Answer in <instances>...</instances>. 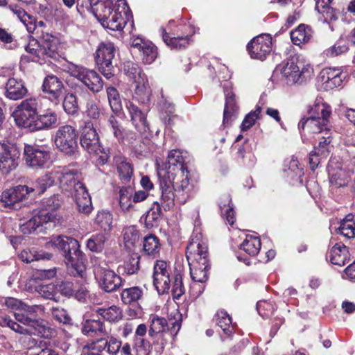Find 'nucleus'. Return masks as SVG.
I'll return each mask as SVG.
<instances>
[{
  "mask_svg": "<svg viewBox=\"0 0 355 355\" xmlns=\"http://www.w3.org/2000/svg\"><path fill=\"white\" fill-rule=\"evenodd\" d=\"M150 337L153 340L152 346H155V351L159 354L163 352L166 345L169 339H171L170 334L168 331L150 336Z\"/></svg>",
  "mask_w": 355,
  "mask_h": 355,
  "instance_id": "6e6d98bb",
  "label": "nucleus"
},
{
  "mask_svg": "<svg viewBox=\"0 0 355 355\" xmlns=\"http://www.w3.org/2000/svg\"><path fill=\"white\" fill-rule=\"evenodd\" d=\"M76 93L85 101V113L87 116L93 119H97L100 116V110L92 95L83 85H77L75 87Z\"/></svg>",
  "mask_w": 355,
  "mask_h": 355,
  "instance_id": "a878e982",
  "label": "nucleus"
},
{
  "mask_svg": "<svg viewBox=\"0 0 355 355\" xmlns=\"http://www.w3.org/2000/svg\"><path fill=\"white\" fill-rule=\"evenodd\" d=\"M55 184V178L51 173H46L38 178L31 187H28L31 200L42 195L47 189Z\"/></svg>",
  "mask_w": 355,
  "mask_h": 355,
  "instance_id": "393cba45",
  "label": "nucleus"
},
{
  "mask_svg": "<svg viewBox=\"0 0 355 355\" xmlns=\"http://www.w3.org/2000/svg\"><path fill=\"white\" fill-rule=\"evenodd\" d=\"M107 238L103 234H93L87 241V248L94 252H101Z\"/></svg>",
  "mask_w": 355,
  "mask_h": 355,
  "instance_id": "c03bdc74",
  "label": "nucleus"
},
{
  "mask_svg": "<svg viewBox=\"0 0 355 355\" xmlns=\"http://www.w3.org/2000/svg\"><path fill=\"white\" fill-rule=\"evenodd\" d=\"M112 214L105 210L98 211L95 219L96 223L105 232L112 230Z\"/></svg>",
  "mask_w": 355,
  "mask_h": 355,
  "instance_id": "3c124183",
  "label": "nucleus"
},
{
  "mask_svg": "<svg viewBox=\"0 0 355 355\" xmlns=\"http://www.w3.org/2000/svg\"><path fill=\"white\" fill-rule=\"evenodd\" d=\"M51 243L64 258L71 274L74 277L84 278L86 259L84 253L80 250L79 242L71 236L58 235L53 236Z\"/></svg>",
  "mask_w": 355,
  "mask_h": 355,
  "instance_id": "f257e3e1",
  "label": "nucleus"
},
{
  "mask_svg": "<svg viewBox=\"0 0 355 355\" xmlns=\"http://www.w3.org/2000/svg\"><path fill=\"white\" fill-rule=\"evenodd\" d=\"M25 50L27 53L42 60L49 58L57 61L60 58L58 40L50 34L44 35L40 41L34 38L31 39L25 46Z\"/></svg>",
  "mask_w": 355,
  "mask_h": 355,
  "instance_id": "20e7f679",
  "label": "nucleus"
},
{
  "mask_svg": "<svg viewBox=\"0 0 355 355\" xmlns=\"http://www.w3.org/2000/svg\"><path fill=\"white\" fill-rule=\"evenodd\" d=\"M311 37V28L304 24H300L291 33V38L295 45L308 42Z\"/></svg>",
  "mask_w": 355,
  "mask_h": 355,
  "instance_id": "a19ab883",
  "label": "nucleus"
},
{
  "mask_svg": "<svg viewBox=\"0 0 355 355\" xmlns=\"http://www.w3.org/2000/svg\"><path fill=\"white\" fill-rule=\"evenodd\" d=\"M162 215L161 205L158 202H154L145 216V227L151 229L154 226H157Z\"/></svg>",
  "mask_w": 355,
  "mask_h": 355,
  "instance_id": "c9c22d12",
  "label": "nucleus"
},
{
  "mask_svg": "<svg viewBox=\"0 0 355 355\" xmlns=\"http://www.w3.org/2000/svg\"><path fill=\"white\" fill-rule=\"evenodd\" d=\"M281 72L288 85H301L311 78L313 69L309 64L304 65L302 62L297 64L292 58L282 67Z\"/></svg>",
  "mask_w": 355,
  "mask_h": 355,
  "instance_id": "0eeeda50",
  "label": "nucleus"
},
{
  "mask_svg": "<svg viewBox=\"0 0 355 355\" xmlns=\"http://www.w3.org/2000/svg\"><path fill=\"white\" fill-rule=\"evenodd\" d=\"M77 95H78V94L76 93V90L74 89V93L69 92L65 94L63 98L62 107L64 112L69 115L78 114L79 105L82 104L81 100L78 102Z\"/></svg>",
  "mask_w": 355,
  "mask_h": 355,
  "instance_id": "58836bf2",
  "label": "nucleus"
},
{
  "mask_svg": "<svg viewBox=\"0 0 355 355\" xmlns=\"http://www.w3.org/2000/svg\"><path fill=\"white\" fill-rule=\"evenodd\" d=\"M102 26L113 31H121L125 27L126 21L122 17L118 9H114L108 15L105 16L101 21Z\"/></svg>",
  "mask_w": 355,
  "mask_h": 355,
  "instance_id": "cd10ccee",
  "label": "nucleus"
},
{
  "mask_svg": "<svg viewBox=\"0 0 355 355\" xmlns=\"http://www.w3.org/2000/svg\"><path fill=\"white\" fill-rule=\"evenodd\" d=\"M67 72L70 74L71 76H73L77 78L80 82L85 76V74L87 73L88 69L81 66L70 62L68 64L67 67Z\"/></svg>",
  "mask_w": 355,
  "mask_h": 355,
  "instance_id": "338daca9",
  "label": "nucleus"
},
{
  "mask_svg": "<svg viewBox=\"0 0 355 355\" xmlns=\"http://www.w3.org/2000/svg\"><path fill=\"white\" fill-rule=\"evenodd\" d=\"M194 248V245L191 243L187 248L186 252L189 261L192 255L196 261V263L193 266L189 263L191 277L195 282L204 283L208 279V271L210 269L208 259V248L204 243H198L196 245V250Z\"/></svg>",
  "mask_w": 355,
  "mask_h": 355,
  "instance_id": "f03ea898",
  "label": "nucleus"
},
{
  "mask_svg": "<svg viewBox=\"0 0 355 355\" xmlns=\"http://www.w3.org/2000/svg\"><path fill=\"white\" fill-rule=\"evenodd\" d=\"M80 143L82 148L89 154L101 153V146L98 135L91 121L84 122L81 129Z\"/></svg>",
  "mask_w": 355,
  "mask_h": 355,
  "instance_id": "2eb2a0df",
  "label": "nucleus"
},
{
  "mask_svg": "<svg viewBox=\"0 0 355 355\" xmlns=\"http://www.w3.org/2000/svg\"><path fill=\"white\" fill-rule=\"evenodd\" d=\"M261 241L258 237L247 236L240 245V249L244 250L250 256L257 255L261 249Z\"/></svg>",
  "mask_w": 355,
  "mask_h": 355,
  "instance_id": "79ce46f5",
  "label": "nucleus"
},
{
  "mask_svg": "<svg viewBox=\"0 0 355 355\" xmlns=\"http://www.w3.org/2000/svg\"><path fill=\"white\" fill-rule=\"evenodd\" d=\"M216 324L223 329V332L230 336L232 334V329L230 327L232 318L225 310H220L214 315Z\"/></svg>",
  "mask_w": 355,
  "mask_h": 355,
  "instance_id": "37998d69",
  "label": "nucleus"
},
{
  "mask_svg": "<svg viewBox=\"0 0 355 355\" xmlns=\"http://www.w3.org/2000/svg\"><path fill=\"white\" fill-rule=\"evenodd\" d=\"M15 319L26 326L27 334H34L45 339H51L56 336V330L48 326L47 322L42 319L31 318L25 313H15Z\"/></svg>",
  "mask_w": 355,
  "mask_h": 355,
  "instance_id": "6e6552de",
  "label": "nucleus"
},
{
  "mask_svg": "<svg viewBox=\"0 0 355 355\" xmlns=\"http://www.w3.org/2000/svg\"><path fill=\"white\" fill-rule=\"evenodd\" d=\"M331 263L343 266L349 262L350 254L348 248L341 242L336 243L329 252Z\"/></svg>",
  "mask_w": 355,
  "mask_h": 355,
  "instance_id": "bb28decb",
  "label": "nucleus"
},
{
  "mask_svg": "<svg viewBox=\"0 0 355 355\" xmlns=\"http://www.w3.org/2000/svg\"><path fill=\"white\" fill-rule=\"evenodd\" d=\"M42 89L49 98L57 100L62 96L64 85L56 76L48 75L43 80Z\"/></svg>",
  "mask_w": 355,
  "mask_h": 355,
  "instance_id": "5701e85b",
  "label": "nucleus"
},
{
  "mask_svg": "<svg viewBox=\"0 0 355 355\" xmlns=\"http://www.w3.org/2000/svg\"><path fill=\"white\" fill-rule=\"evenodd\" d=\"M58 125L57 114L51 111L46 110L42 114H38L34 122L29 128L30 132H35L42 130H49L55 128Z\"/></svg>",
  "mask_w": 355,
  "mask_h": 355,
  "instance_id": "4be33fe9",
  "label": "nucleus"
},
{
  "mask_svg": "<svg viewBox=\"0 0 355 355\" xmlns=\"http://www.w3.org/2000/svg\"><path fill=\"white\" fill-rule=\"evenodd\" d=\"M136 87L133 94V100L137 101L141 105L148 106L150 97L151 95V89L144 80L136 83Z\"/></svg>",
  "mask_w": 355,
  "mask_h": 355,
  "instance_id": "4c0bfd02",
  "label": "nucleus"
},
{
  "mask_svg": "<svg viewBox=\"0 0 355 355\" xmlns=\"http://www.w3.org/2000/svg\"><path fill=\"white\" fill-rule=\"evenodd\" d=\"M106 91L109 104L112 112L115 114L119 113L122 109V103L119 92L115 87L112 86L107 87Z\"/></svg>",
  "mask_w": 355,
  "mask_h": 355,
  "instance_id": "49530a36",
  "label": "nucleus"
},
{
  "mask_svg": "<svg viewBox=\"0 0 355 355\" xmlns=\"http://www.w3.org/2000/svg\"><path fill=\"white\" fill-rule=\"evenodd\" d=\"M185 288L182 283V277L180 272H176L173 278L171 293L174 299L179 300L184 293Z\"/></svg>",
  "mask_w": 355,
  "mask_h": 355,
  "instance_id": "680f3d73",
  "label": "nucleus"
},
{
  "mask_svg": "<svg viewBox=\"0 0 355 355\" xmlns=\"http://www.w3.org/2000/svg\"><path fill=\"white\" fill-rule=\"evenodd\" d=\"M52 257L51 253L44 250H37L35 248L24 250L19 254V258L27 263L40 260H50Z\"/></svg>",
  "mask_w": 355,
  "mask_h": 355,
  "instance_id": "7c9ffc66",
  "label": "nucleus"
},
{
  "mask_svg": "<svg viewBox=\"0 0 355 355\" xmlns=\"http://www.w3.org/2000/svg\"><path fill=\"white\" fill-rule=\"evenodd\" d=\"M81 83L93 93H98L103 88V82L97 72L89 69Z\"/></svg>",
  "mask_w": 355,
  "mask_h": 355,
  "instance_id": "72a5a7b5",
  "label": "nucleus"
},
{
  "mask_svg": "<svg viewBox=\"0 0 355 355\" xmlns=\"http://www.w3.org/2000/svg\"><path fill=\"white\" fill-rule=\"evenodd\" d=\"M73 295L72 297H74L80 302H85L87 298L89 296V291L85 283H78L76 282V284L73 288Z\"/></svg>",
  "mask_w": 355,
  "mask_h": 355,
  "instance_id": "0e129e2a",
  "label": "nucleus"
},
{
  "mask_svg": "<svg viewBox=\"0 0 355 355\" xmlns=\"http://www.w3.org/2000/svg\"><path fill=\"white\" fill-rule=\"evenodd\" d=\"M96 313L105 320L111 323L117 322L123 318L122 310L116 305L107 308H98Z\"/></svg>",
  "mask_w": 355,
  "mask_h": 355,
  "instance_id": "f704fd0d",
  "label": "nucleus"
},
{
  "mask_svg": "<svg viewBox=\"0 0 355 355\" xmlns=\"http://www.w3.org/2000/svg\"><path fill=\"white\" fill-rule=\"evenodd\" d=\"M173 173H171L169 175L165 176V178L172 186L175 193H176L177 199L182 202H185L189 191L188 173L178 171Z\"/></svg>",
  "mask_w": 355,
  "mask_h": 355,
  "instance_id": "6ab92c4d",
  "label": "nucleus"
},
{
  "mask_svg": "<svg viewBox=\"0 0 355 355\" xmlns=\"http://www.w3.org/2000/svg\"><path fill=\"white\" fill-rule=\"evenodd\" d=\"M160 31L162 33L163 41L171 49L180 50L186 48L189 44V41L191 35L170 37L164 27H161Z\"/></svg>",
  "mask_w": 355,
  "mask_h": 355,
  "instance_id": "473e14b6",
  "label": "nucleus"
},
{
  "mask_svg": "<svg viewBox=\"0 0 355 355\" xmlns=\"http://www.w3.org/2000/svg\"><path fill=\"white\" fill-rule=\"evenodd\" d=\"M81 332L83 335L91 337L103 334L105 332L104 322L99 318L83 320Z\"/></svg>",
  "mask_w": 355,
  "mask_h": 355,
  "instance_id": "c756f323",
  "label": "nucleus"
},
{
  "mask_svg": "<svg viewBox=\"0 0 355 355\" xmlns=\"http://www.w3.org/2000/svg\"><path fill=\"white\" fill-rule=\"evenodd\" d=\"M160 189L162 191L160 198L162 206L165 211H168L175 205L176 193H174L172 186L168 183L165 176L160 180Z\"/></svg>",
  "mask_w": 355,
  "mask_h": 355,
  "instance_id": "c85d7f7f",
  "label": "nucleus"
},
{
  "mask_svg": "<svg viewBox=\"0 0 355 355\" xmlns=\"http://www.w3.org/2000/svg\"><path fill=\"white\" fill-rule=\"evenodd\" d=\"M51 314L58 322L67 325H73V320L66 309L61 307H53Z\"/></svg>",
  "mask_w": 355,
  "mask_h": 355,
  "instance_id": "052dcab7",
  "label": "nucleus"
},
{
  "mask_svg": "<svg viewBox=\"0 0 355 355\" xmlns=\"http://www.w3.org/2000/svg\"><path fill=\"white\" fill-rule=\"evenodd\" d=\"M143 295L142 290L139 286H133L124 289L121 294V300L125 304L137 302Z\"/></svg>",
  "mask_w": 355,
  "mask_h": 355,
  "instance_id": "de8ad7c7",
  "label": "nucleus"
},
{
  "mask_svg": "<svg viewBox=\"0 0 355 355\" xmlns=\"http://www.w3.org/2000/svg\"><path fill=\"white\" fill-rule=\"evenodd\" d=\"M331 113L330 106L324 103H318L311 107L307 117L304 116L298 123V129L301 132L307 129L310 133H320L329 130L327 125Z\"/></svg>",
  "mask_w": 355,
  "mask_h": 355,
  "instance_id": "7ed1b4c3",
  "label": "nucleus"
},
{
  "mask_svg": "<svg viewBox=\"0 0 355 355\" xmlns=\"http://www.w3.org/2000/svg\"><path fill=\"white\" fill-rule=\"evenodd\" d=\"M28 94L25 82L21 78H9L4 85V96L12 101H18Z\"/></svg>",
  "mask_w": 355,
  "mask_h": 355,
  "instance_id": "aec40b11",
  "label": "nucleus"
},
{
  "mask_svg": "<svg viewBox=\"0 0 355 355\" xmlns=\"http://www.w3.org/2000/svg\"><path fill=\"white\" fill-rule=\"evenodd\" d=\"M115 55V48L112 42L101 43L96 52V62L99 71L107 79L114 76V67L112 62Z\"/></svg>",
  "mask_w": 355,
  "mask_h": 355,
  "instance_id": "1a4fd4ad",
  "label": "nucleus"
},
{
  "mask_svg": "<svg viewBox=\"0 0 355 355\" xmlns=\"http://www.w3.org/2000/svg\"><path fill=\"white\" fill-rule=\"evenodd\" d=\"M95 277L100 288L107 293L118 290L123 284L119 275L109 268L99 266L96 268Z\"/></svg>",
  "mask_w": 355,
  "mask_h": 355,
  "instance_id": "ddd939ff",
  "label": "nucleus"
},
{
  "mask_svg": "<svg viewBox=\"0 0 355 355\" xmlns=\"http://www.w3.org/2000/svg\"><path fill=\"white\" fill-rule=\"evenodd\" d=\"M150 325L148 331V335L153 336L157 334H162L166 331L167 321L164 318L159 317L157 315H152L150 318Z\"/></svg>",
  "mask_w": 355,
  "mask_h": 355,
  "instance_id": "a18cd8bd",
  "label": "nucleus"
},
{
  "mask_svg": "<svg viewBox=\"0 0 355 355\" xmlns=\"http://www.w3.org/2000/svg\"><path fill=\"white\" fill-rule=\"evenodd\" d=\"M117 171L120 180L124 183L129 182L133 175V167L130 163L126 161H121L118 164Z\"/></svg>",
  "mask_w": 355,
  "mask_h": 355,
  "instance_id": "864d4df0",
  "label": "nucleus"
},
{
  "mask_svg": "<svg viewBox=\"0 0 355 355\" xmlns=\"http://www.w3.org/2000/svg\"><path fill=\"white\" fill-rule=\"evenodd\" d=\"M261 112V107L259 105L256 107L255 110L251 111L249 112L244 118L241 125V131H246L249 130L250 128H252L257 119H259V115Z\"/></svg>",
  "mask_w": 355,
  "mask_h": 355,
  "instance_id": "bf43d9fd",
  "label": "nucleus"
},
{
  "mask_svg": "<svg viewBox=\"0 0 355 355\" xmlns=\"http://www.w3.org/2000/svg\"><path fill=\"white\" fill-rule=\"evenodd\" d=\"M63 202V198L58 194H53L42 201L43 208L40 211H46L48 213L47 215L51 216L49 223H53L54 227L56 226V223H59L61 218V216L58 214L56 211L61 208Z\"/></svg>",
  "mask_w": 355,
  "mask_h": 355,
  "instance_id": "412c9836",
  "label": "nucleus"
},
{
  "mask_svg": "<svg viewBox=\"0 0 355 355\" xmlns=\"http://www.w3.org/2000/svg\"><path fill=\"white\" fill-rule=\"evenodd\" d=\"M76 282L69 280H58L53 284V288L62 296L72 297Z\"/></svg>",
  "mask_w": 355,
  "mask_h": 355,
  "instance_id": "09e8293b",
  "label": "nucleus"
},
{
  "mask_svg": "<svg viewBox=\"0 0 355 355\" xmlns=\"http://www.w3.org/2000/svg\"><path fill=\"white\" fill-rule=\"evenodd\" d=\"M140 259L141 256L138 253L131 254L128 260L125 263V272L129 275L137 273L140 268Z\"/></svg>",
  "mask_w": 355,
  "mask_h": 355,
  "instance_id": "13d9d810",
  "label": "nucleus"
},
{
  "mask_svg": "<svg viewBox=\"0 0 355 355\" xmlns=\"http://www.w3.org/2000/svg\"><path fill=\"white\" fill-rule=\"evenodd\" d=\"M108 126L112 132L114 136L118 139L119 141H123L125 135V130L122 126L121 123L116 119L114 115H111L107 121Z\"/></svg>",
  "mask_w": 355,
  "mask_h": 355,
  "instance_id": "8fccbe9b",
  "label": "nucleus"
},
{
  "mask_svg": "<svg viewBox=\"0 0 355 355\" xmlns=\"http://www.w3.org/2000/svg\"><path fill=\"white\" fill-rule=\"evenodd\" d=\"M46 211H37L33 217L20 225V231L24 234H38L45 230L54 228L53 223H49L51 216Z\"/></svg>",
  "mask_w": 355,
  "mask_h": 355,
  "instance_id": "dca6fc26",
  "label": "nucleus"
},
{
  "mask_svg": "<svg viewBox=\"0 0 355 355\" xmlns=\"http://www.w3.org/2000/svg\"><path fill=\"white\" fill-rule=\"evenodd\" d=\"M139 239V232L136 226L132 225L123 229V240L125 244L134 245Z\"/></svg>",
  "mask_w": 355,
  "mask_h": 355,
  "instance_id": "e2e57ef3",
  "label": "nucleus"
},
{
  "mask_svg": "<svg viewBox=\"0 0 355 355\" xmlns=\"http://www.w3.org/2000/svg\"><path fill=\"white\" fill-rule=\"evenodd\" d=\"M153 285L157 289L159 294H164L168 292L171 287V282L170 276L164 275L161 276L159 275L157 276H153Z\"/></svg>",
  "mask_w": 355,
  "mask_h": 355,
  "instance_id": "5fc2aeb1",
  "label": "nucleus"
},
{
  "mask_svg": "<svg viewBox=\"0 0 355 355\" xmlns=\"http://www.w3.org/2000/svg\"><path fill=\"white\" fill-rule=\"evenodd\" d=\"M247 49L253 59L264 60L272 51V37L269 34H261L254 37L247 45Z\"/></svg>",
  "mask_w": 355,
  "mask_h": 355,
  "instance_id": "f3484780",
  "label": "nucleus"
},
{
  "mask_svg": "<svg viewBox=\"0 0 355 355\" xmlns=\"http://www.w3.org/2000/svg\"><path fill=\"white\" fill-rule=\"evenodd\" d=\"M78 135L73 126L64 125L58 128L55 134L54 142L56 148L69 157L78 155Z\"/></svg>",
  "mask_w": 355,
  "mask_h": 355,
  "instance_id": "39448f33",
  "label": "nucleus"
},
{
  "mask_svg": "<svg viewBox=\"0 0 355 355\" xmlns=\"http://www.w3.org/2000/svg\"><path fill=\"white\" fill-rule=\"evenodd\" d=\"M141 106L140 107L131 101H128L126 103V107L132 124L141 134H146L150 130L149 125L146 120V113L149 110V107Z\"/></svg>",
  "mask_w": 355,
  "mask_h": 355,
  "instance_id": "a211bd4d",
  "label": "nucleus"
},
{
  "mask_svg": "<svg viewBox=\"0 0 355 355\" xmlns=\"http://www.w3.org/2000/svg\"><path fill=\"white\" fill-rule=\"evenodd\" d=\"M124 71L125 75L135 83H139V82L144 80L141 77V69L136 63L127 62L124 64Z\"/></svg>",
  "mask_w": 355,
  "mask_h": 355,
  "instance_id": "603ef678",
  "label": "nucleus"
},
{
  "mask_svg": "<svg viewBox=\"0 0 355 355\" xmlns=\"http://www.w3.org/2000/svg\"><path fill=\"white\" fill-rule=\"evenodd\" d=\"M38 102L29 98L22 101L15 111V118L18 126L29 129L38 114Z\"/></svg>",
  "mask_w": 355,
  "mask_h": 355,
  "instance_id": "9d476101",
  "label": "nucleus"
},
{
  "mask_svg": "<svg viewBox=\"0 0 355 355\" xmlns=\"http://www.w3.org/2000/svg\"><path fill=\"white\" fill-rule=\"evenodd\" d=\"M0 325L1 327H8L16 333L26 334L25 327L21 326L8 316H5L0 319Z\"/></svg>",
  "mask_w": 355,
  "mask_h": 355,
  "instance_id": "774afa93",
  "label": "nucleus"
},
{
  "mask_svg": "<svg viewBox=\"0 0 355 355\" xmlns=\"http://www.w3.org/2000/svg\"><path fill=\"white\" fill-rule=\"evenodd\" d=\"M21 150L14 144L0 143V171L8 173L19 166Z\"/></svg>",
  "mask_w": 355,
  "mask_h": 355,
  "instance_id": "f8f14e48",
  "label": "nucleus"
},
{
  "mask_svg": "<svg viewBox=\"0 0 355 355\" xmlns=\"http://www.w3.org/2000/svg\"><path fill=\"white\" fill-rule=\"evenodd\" d=\"M139 51L142 53V60L146 64L152 63L157 56V49L150 41L146 42Z\"/></svg>",
  "mask_w": 355,
  "mask_h": 355,
  "instance_id": "4d7b16f0",
  "label": "nucleus"
},
{
  "mask_svg": "<svg viewBox=\"0 0 355 355\" xmlns=\"http://www.w3.org/2000/svg\"><path fill=\"white\" fill-rule=\"evenodd\" d=\"M236 111V105L235 103V94L230 92L227 94L225 99V109L223 112V123L225 126L231 125L232 117Z\"/></svg>",
  "mask_w": 355,
  "mask_h": 355,
  "instance_id": "ea45409f",
  "label": "nucleus"
},
{
  "mask_svg": "<svg viewBox=\"0 0 355 355\" xmlns=\"http://www.w3.org/2000/svg\"><path fill=\"white\" fill-rule=\"evenodd\" d=\"M75 198L80 212L89 214L92 209V205L90 196L85 186L81 182H78L75 184Z\"/></svg>",
  "mask_w": 355,
  "mask_h": 355,
  "instance_id": "b1692460",
  "label": "nucleus"
},
{
  "mask_svg": "<svg viewBox=\"0 0 355 355\" xmlns=\"http://www.w3.org/2000/svg\"><path fill=\"white\" fill-rule=\"evenodd\" d=\"M0 41L2 42L5 47L9 50L16 49L19 46L17 41L14 40L12 34L1 28H0Z\"/></svg>",
  "mask_w": 355,
  "mask_h": 355,
  "instance_id": "69168bd1",
  "label": "nucleus"
},
{
  "mask_svg": "<svg viewBox=\"0 0 355 355\" xmlns=\"http://www.w3.org/2000/svg\"><path fill=\"white\" fill-rule=\"evenodd\" d=\"M167 171L165 176L169 175L171 173L174 174L178 171H183L188 173V170L184 164L183 157L180 153L177 150H171L168 155Z\"/></svg>",
  "mask_w": 355,
  "mask_h": 355,
  "instance_id": "2f4dec72",
  "label": "nucleus"
},
{
  "mask_svg": "<svg viewBox=\"0 0 355 355\" xmlns=\"http://www.w3.org/2000/svg\"><path fill=\"white\" fill-rule=\"evenodd\" d=\"M159 239L155 234H149L144 238L143 251L153 258L159 254L160 250Z\"/></svg>",
  "mask_w": 355,
  "mask_h": 355,
  "instance_id": "e433bc0d",
  "label": "nucleus"
},
{
  "mask_svg": "<svg viewBox=\"0 0 355 355\" xmlns=\"http://www.w3.org/2000/svg\"><path fill=\"white\" fill-rule=\"evenodd\" d=\"M31 199L28 186L19 184L4 190L0 196V201L4 207L17 209L21 204Z\"/></svg>",
  "mask_w": 355,
  "mask_h": 355,
  "instance_id": "9b49d317",
  "label": "nucleus"
},
{
  "mask_svg": "<svg viewBox=\"0 0 355 355\" xmlns=\"http://www.w3.org/2000/svg\"><path fill=\"white\" fill-rule=\"evenodd\" d=\"M114 0H84L81 4L78 2L76 8L78 12H83L84 8L92 12L98 21H101L105 16L109 15L114 9Z\"/></svg>",
  "mask_w": 355,
  "mask_h": 355,
  "instance_id": "4468645a",
  "label": "nucleus"
},
{
  "mask_svg": "<svg viewBox=\"0 0 355 355\" xmlns=\"http://www.w3.org/2000/svg\"><path fill=\"white\" fill-rule=\"evenodd\" d=\"M23 159L30 168L43 169L50 163L51 152L45 146L24 144Z\"/></svg>",
  "mask_w": 355,
  "mask_h": 355,
  "instance_id": "423d86ee",
  "label": "nucleus"
}]
</instances>
